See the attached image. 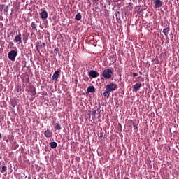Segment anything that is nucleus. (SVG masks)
<instances>
[{
  "label": "nucleus",
  "mask_w": 179,
  "mask_h": 179,
  "mask_svg": "<svg viewBox=\"0 0 179 179\" xmlns=\"http://www.w3.org/2000/svg\"><path fill=\"white\" fill-rule=\"evenodd\" d=\"M114 74V69H105L101 76L104 79H111L113 78V75Z\"/></svg>",
  "instance_id": "nucleus-2"
},
{
  "label": "nucleus",
  "mask_w": 179,
  "mask_h": 179,
  "mask_svg": "<svg viewBox=\"0 0 179 179\" xmlns=\"http://www.w3.org/2000/svg\"><path fill=\"white\" fill-rule=\"evenodd\" d=\"M6 142H7V143L9 142V140H6Z\"/></svg>",
  "instance_id": "nucleus-30"
},
{
  "label": "nucleus",
  "mask_w": 179,
  "mask_h": 179,
  "mask_svg": "<svg viewBox=\"0 0 179 179\" xmlns=\"http://www.w3.org/2000/svg\"><path fill=\"white\" fill-rule=\"evenodd\" d=\"M54 52L55 55H58V53L59 52V48L58 47L55 48L54 50Z\"/></svg>",
  "instance_id": "nucleus-21"
},
{
  "label": "nucleus",
  "mask_w": 179,
  "mask_h": 179,
  "mask_svg": "<svg viewBox=\"0 0 179 179\" xmlns=\"http://www.w3.org/2000/svg\"><path fill=\"white\" fill-rule=\"evenodd\" d=\"M133 127L134 129H138V126L135 125V124H133Z\"/></svg>",
  "instance_id": "nucleus-26"
},
{
  "label": "nucleus",
  "mask_w": 179,
  "mask_h": 179,
  "mask_svg": "<svg viewBox=\"0 0 179 179\" xmlns=\"http://www.w3.org/2000/svg\"><path fill=\"white\" fill-rule=\"evenodd\" d=\"M141 87H142V83L138 82L135 85H133L132 91L135 92V93H136V92L139 91V89H141Z\"/></svg>",
  "instance_id": "nucleus-5"
},
{
  "label": "nucleus",
  "mask_w": 179,
  "mask_h": 179,
  "mask_svg": "<svg viewBox=\"0 0 179 179\" xmlns=\"http://www.w3.org/2000/svg\"><path fill=\"white\" fill-rule=\"evenodd\" d=\"M39 15H41V19L43 20H45V19L48 17V13H47V11L45 10H43L41 13H39Z\"/></svg>",
  "instance_id": "nucleus-8"
},
{
  "label": "nucleus",
  "mask_w": 179,
  "mask_h": 179,
  "mask_svg": "<svg viewBox=\"0 0 179 179\" xmlns=\"http://www.w3.org/2000/svg\"><path fill=\"white\" fill-rule=\"evenodd\" d=\"M27 92H29L31 96H36V87L33 85H29L27 87Z\"/></svg>",
  "instance_id": "nucleus-4"
},
{
  "label": "nucleus",
  "mask_w": 179,
  "mask_h": 179,
  "mask_svg": "<svg viewBox=\"0 0 179 179\" xmlns=\"http://www.w3.org/2000/svg\"><path fill=\"white\" fill-rule=\"evenodd\" d=\"M8 58L10 61H15L16 59V57H17V50H11L8 54Z\"/></svg>",
  "instance_id": "nucleus-3"
},
{
  "label": "nucleus",
  "mask_w": 179,
  "mask_h": 179,
  "mask_svg": "<svg viewBox=\"0 0 179 179\" xmlns=\"http://www.w3.org/2000/svg\"><path fill=\"white\" fill-rule=\"evenodd\" d=\"M55 129L56 131H60V129H62L61 124H59V123H57L55 127Z\"/></svg>",
  "instance_id": "nucleus-20"
},
{
  "label": "nucleus",
  "mask_w": 179,
  "mask_h": 179,
  "mask_svg": "<svg viewBox=\"0 0 179 179\" xmlns=\"http://www.w3.org/2000/svg\"><path fill=\"white\" fill-rule=\"evenodd\" d=\"M29 33H27V31H24L22 34V39L24 41H27V40H29Z\"/></svg>",
  "instance_id": "nucleus-13"
},
{
  "label": "nucleus",
  "mask_w": 179,
  "mask_h": 179,
  "mask_svg": "<svg viewBox=\"0 0 179 179\" xmlns=\"http://www.w3.org/2000/svg\"><path fill=\"white\" fill-rule=\"evenodd\" d=\"M10 106H12V107H15L17 106V102L15 99H10Z\"/></svg>",
  "instance_id": "nucleus-15"
},
{
  "label": "nucleus",
  "mask_w": 179,
  "mask_h": 179,
  "mask_svg": "<svg viewBox=\"0 0 179 179\" xmlns=\"http://www.w3.org/2000/svg\"><path fill=\"white\" fill-rule=\"evenodd\" d=\"M31 26L32 30H33L34 31H37V24H36V23L32 22V23L31 24Z\"/></svg>",
  "instance_id": "nucleus-17"
},
{
  "label": "nucleus",
  "mask_w": 179,
  "mask_h": 179,
  "mask_svg": "<svg viewBox=\"0 0 179 179\" xmlns=\"http://www.w3.org/2000/svg\"><path fill=\"white\" fill-rule=\"evenodd\" d=\"M94 3H96V2H99V0H93Z\"/></svg>",
  "instance_id": "nucleus-27"
},
{
  "label": "nucleus",
  "mask_w": 179,
  "mask_h": 179,
  "mask_svg": "<svg viewBox=\"0 0 179 179\" xmlns=\"http://www.w3.org/2000/svg\"><path fill=\"white\" fill-rule=\"evenodd\" d=\"M19 145L16 144L15 148H18Z\"/></svg>",
  "instance_id": "nucleus-29"
},
{
  "label": "nucleus",
  "mask_w": 179,
  "mask_h": 179,
  "mask_svg": "<svg viewBox=\"0 0 179 179\" xmlns=\"http://www.w3.org/2000/svg\"><path fill=\"white\" fill-rule=\"evenodd\" d=\"M89 76H90L91 78H99V76H100V74L94 70H91L90 71Z\"/></svg>",
  "instance_id": "nucleus-7"
},
{
  "label": "nucleus",
  "mask_w": 179,
  "mask_h": 179,
  "mask_svg": "<svg viewBox=\"0 0 179 179\" xmlns=\"http://www.w3.org/2000/svg\"><path fill=\"white\" fill-rule=\"evenodd\" d=\"M0 139H2V134L0 133Z\"/></svg>",
  "instance_id": "nucleus-28"
},
{
  "label": "nucleus",
  "mask_w": 179,
  "mask_h": 179,
  "mask_svg": "<svg viewBox=\"0 0 179 179\" xmlns=\"http://www.w3.org/2000/svg\"><path fill=\"white\" fill-rule=\"evenodd\" d=\"M6 170H8V167L6 166H2V169L1 170V173H5V171H6Z\"/></svg>",
  "instance_id": "nucleus-22"
},
{
  "label": "nucleus",
  "mask_w": 179,
  "mask_h": 179,
  "mask_svg": "<svg viewBox=\"0 0 179 179\" xmlns=\"http://www.w3.org/2000/svg\"><path fill=\"white\" fill-rule=\"evenodd\" d=\"M87 93H96V88L94 86H89L87 89Z\"/></svg>",
  "instance_id": "nucleus-12"
},
{
  "label": "nucleus",
  "mask_w": 179,
  "mask_h": 179,
  "mask_svg": "<svg viewBox=\"0 0 179 179\" xmlns=\"http://www.w3.org/2000/svg\"><path fill=\"white\" fill-rule=\"evenodd\" d=\"M154 5L156 9H158L159 8H162V6H163V1H162V0H155Z\"/></svg>",
  "instance_id": "nucleus-6"
},
{
  "label": "nucleus",
  "mask_w": 179,
  "mask_h": 179,
  "mask_svg": "<svg viewBox=\"0 0 179 179\" xmlns=\"http://www.w3.org/2000/svg\"><path fill=\"white\" fill-rule=\"evenodd\" d=\"M41 41L38 42V44L36 45V49L38 52H40V48H41Z\"/></svg>",
  "instance_id": "nucleus-19"
},
{
  "label": "nucleus",
  "mask_w": 179,
  "mask_h": 179,
  "mask_svg": "<svg viewBox=\"0 0 179 179\" xmlns=\"http://www.w3.org/2000/svg\"><path fill=\"white\" fill-rule=\"evenodd\" d=\"M0 76H1V71H0Z\"/></svg>",
  "instance_id": "nucleus-34"
},
{
  "label": "nucleus",
  "mask_w": 179,
  "mask_h": 179,
  "mask_svg": "<svg viewBox=\"0 0 179 179\" xmlns=\"http://www.w3.org/2000/svg\"><path fill=\"white\" fill-rule=\"evenodd\" d=\"M162 33H164V36H169V33H170V27L164 29Z\"/></svg>",
  "instance_id": "nucleus-14"
},
{
  "label": "nucleus",
  "mask_w": 179,
  "mask_h": 179,
  "mask_svg": "<svg viewBox=\"0 0 179 179\" xmlns=\"http://www.w3.org/2000/svg\"><path fill=\"white\" fill-rule=\"evenodd\" d=\"M15 43H19V44H22V34H19L18 35H17L15 37Z\"/></svg>",
  "instance_id": "nucleus-10"
},
{
  "label": "nucleus",
  "mask_w": 179,
  "mask_h": 179,
  "mask_svg": "<svg viewBox=\"0 0 179 179\" xmlns=\"http://www.w3.org/2000/svg\"><path fill=\"white\" fill-rule=\"evenodd\" d=\"M50 145L52 149H55V148H57V142L55 141L51 142Z\"/></svg>",
  "instance_id": "nucleus-18"
},
{
  "label": "nucleus",
  "mask_w": 179,
  "mask_h": 179,
  "mask_svg": "<svg viewBox=\"0 0 179 179\" xmlns=\"http://www.w3.org/2000/svg\"><path fill=\"white\" fill-rule=\"evenodd\" d=\"M45 45V43H43V45Z\"/></svg>",
  "instance_id": "nucleus-32"
},
{
  "label": "nucleus",
  "mask_w": 179,
  "mask_h": 179,
  "mask_svg": "<svg viewBox=\"0 0 179 179\" xmlns=\"http://www.w3.org/2000/svg\"><path fill=\"white\" fill-rule=\"evenodd\" d=\"M117 83L110 82L105 86V91L103 92L104 97L108 99L111 96V92L117 90Z\"/></svg>",
  "instance_id": "nucleus-1"
},
{
  "label": "nucleus",
  "mask_w": 179,
  "mask_h": 179,
  "mask_svg": "<svg viewBox=\"0 0 179 179\" xmlns=\"http://www.w3.org/2000/svg\"><path fill=\"white\" fill-rule=\"evenodd\" d=\"M75 19L76 20H78V21L82 19V14H80V13H78L76 15Z\"/></svg>",
  "instance_id": "nucleus-16"
},
{
  "label": "nucleus",
  "mask_w": 179,
  "mask_h": 179,
  "mask_svg": "<svg viewBox=\"0 0 179 179\" xmlns=\"http://www.w3.org/2000/svg\"><path fill=\"white\" fill-rule=\"evenodd\" d=\"M134 78L138 76V73H133Z\"/></svg>",
  "instance_id": "nucleus-25"
},
{
  "label": "nucleus",
  "mask_w": 179,
  "mask_h": 179,
  "mask_svg": "<svg viewBox=\"0 0 179 179\" xmlns=\"http://www.w3.org/2000/svg\"><path fill=\"white\" fill-rule=\"evenodd\" d=\"M96 113H97L96 110H94L92 112V115H96Z\"/></svg>",
  "instance_id": "nucleus-23"
},
{
  "label": "nucleus",
  "mask_w": 179,
  "mask_h": 179,
  "mask_svg": "<svg viewBox=\"0 0 179 179\" xmlns=\"http://www.w3.org/2000/svg\"><path fill=\"white\" fill-rule=\"evenodd\" d=\"M124 179H129V178H125Z\"/></svg>",
  "instance_id": "nucleus-33"
},
{
  "label": "nucleus",
  "mask_w": 179,
  "mask_h": 179,
  "mask_svg": "<svg viewBox=\"0 0 179 179\" xmlns=\"http://www.w3.org/2000/svg\"><path fill=\"white\" fill-rule=\"evenodd\" d=\"M117 14L120 15V11L117 12Z\"/></svg>",
  "instance_id": "nucleus-31"
},
{
  "label": "nucleus",
  "mask_w": 179,
  "mask_h": 179,
  "mask_svg": "<svg viewBox=\"0 0 179 179\" xmlns=\"http://www.w3.org/2000/svg\"><path fill=\"white\" fill-rule=\"evenodd\" d=\"M61 71L59 70H57L56 71H55V73H53L52 76V80H58V77L59 76V73H60Z\"/></svg>",
  "instance_id": "nucleus-9"
},
{
  "label": "nucleus",
  "mask_w": 179,
  "mask_h": 179,
  "mask_svg": "<svg viewBox=\"0 0 179 179\" xmlns=\"http://www.w3.org/2000/svg\"><path fill=\"white\" fill-rule=\"evenodd\" d=\"M99 141H101V139H103V134L99 136V137L98 138Z\"/></svg>",
  "instance_id": "nucleus-24"
},
{
  "label": "nucleus",
  "mask_w": 179,
  "mask_h": 179,
  "mask_svg": "<svg viewBox=\"0 0 179 179\" xmlns=\"http://www.w3.org/2000/svg\"><path fill=\"white\" fill-rule=\"evenodd\" d=\"M44 135L45 138H51L52 136V131H51L50 129H48L45 132Z\"/></svg>",
  "instance_id": "nucleus-11"
}]
</instances>
